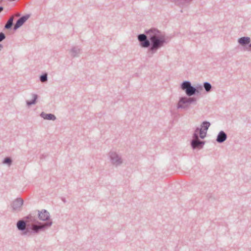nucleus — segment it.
Returning <instances> with one entry per match:
<instances>
[{
  "label": "nucleus",
  "instance_id": "nucleus-1",
  "mask_svg": "<svg viewBox=\"0 0 251 251\" xmlns=\"http://www.w3.org/2000/svg\"><path fill=\"white\" fill-rule=\"evenodd\" d=\"M145 33L137 35L140 46L143 48H148L147 56L151 58L161 48L168 42V37L155 27L145 30Z\"/></svg>",
  "mask_w": 251,
  "mask_h": 251
},
{
  "label": "nucleus",
  "instance_id": "nucleus-2",
  "mask_svg": "<svg viewBox=\"0 0 251 251\" xmlns=\"http://www.w3.org/2000/svg\"><path fill=\"white\" fill-rule=\"evenodd\" d=\"M180 88L185 92L187 96L191 97L201 94L203 90V85L200 84L192 85L190 81L185 80L181 82Z\"/></svg>",
  "mask_w": 251,
  "mask_h": 251
},
{
  "label": "nucleus",
  "instance_id": "nucleus-3",
  "mask_svg": "<svg viewBox=\"0 0 251 251\" xmlns=\"http://www.w3.org/2000/svg\"><path fill=\"white\" fill-rule=\"evenodd\" d=\"M52 224V220H49L45 223H41L36 225L32 224H28L29 233L28 235L32 234H38L41 231H44L49 228Z\"/></svg>",
  "mask_w": 251,
  "mask_h": 251
},
{
  "label": "nucleus",
  "instance_id": "nucleus-4",
  "mask_svg": "<svg viewBox=\"0 0 251 251\" xmlns=\"http://www.w3.org/2000/svg\"><path fill=\"white\" fill-rule=\"evenodd\" d=\"M28 224H30V223H27L24 217L17 222L16 226L19 231H22V235H26L28 234Z\"/></svg>",
  "mask_w": 251,
  "mask_h": 251
},
{
  "label": "nucleus",
  "instance_id": "nucleus-5",
  "mask_svg": "<svg viewBox=\"0 0 251 251\" xmlns=\"http://www.w3.org/2000/svg\"><path fill=\"white\" fill-rule=\"evenodd\" d=\"M109 156L111 163L116 166L121 165L123 163L121 157L115 151H110Z\"/></svg>",
  "mask_w": 251,
  "mask_h": 251
},
{
  "label": "nucleus",
  "instance_id": "nucleus-6",
  "mask_svg": "<svg viewBox=\"0 0 251 251\" xmlns=\"http://www.w3.org/2000/svg\"><path fill=\"white\" fill-rule=\"evenodd\" d=\"M251 41L250 37L243 36L238 39L237 43L239 45L243 47L244 50L251 51V50L247 49H248V46H249V45L251 43Z\"/></svg>",
  "mask_w": 251,
  "mask_h": 251
},
{
  "label": "nucleus",
  "instance_id": "nucleus-7",
  "mask_svg": "<svg viewBox=\"0 0 251 251\" xmlns=\"http://www.w3.org/2000/svg\"><path fill=\"white\" fill-rule=\"evenodd\" d=\"M30 16V14H25L19 18L17 20L15 25L13 27V30L14 31H16L20 27H21L25 24V23L28 19Z\"/></svg>",
  "mask_w": 251,
  "mask_h": 251
},
{
  "label": "nucleus",
  "instance_id": "nucleus-8",
  "mask_svg": "<svg viewBox=\"0 0 251 251\" xmlns=\"http://www.w3.org/2000/svg\"><path fill=\"white\" fill-rule=\"evenodd\" d=\"M38 217L40 220L47 221L51 220L50 219V213L46 209H42L41 211L38 210Z\"/></svg>",
  "mask_w": 251,
  "mask_h": 251
},
{
  "label": "nucleus",
  "instance_id": "nucleus-9",
  "mask_svg": "<svg viewBox=\"0 0 251 251\" xmlns=\"http://www.w3.org/2000/svg\"><path fill=\"white\" fill-rule=\"evenodd\" d=\"M205 142L204 141H201L200 139L192 140L190 142L191 146L193 150L195 149H201Z\"/></svg>",
  "mask_w": 251,
  "mask_h": 251
},
{
  "label": "nucleus",
  "instance_id": "nucleus-10",
  "mask_svg": "<svg viewBox=\"0 0 251 251\" xmlns=\"http://www.w3.org/2000/svg\"><path fill=\"white\" fill-rule=\"evenodd\" d=\"M24 203V200L21 198H18L15 199L11 203V207L13 210H21V208Z\"/></svg>",
  "mask_w": 251,
  "mask_h": 251
},
{
  "label": "nucleus",
  "instance_id": "nucleus-11",
  "mask_svg": "<svg viewBox=\"0 0 251 251\" xmlns=\"http://www.w3.org/2000/svg\"><path fill=\"white\" fill-rule=\"evenodd\" d=\"M227 138V134L223 130H221L217 136L216 141L219 144L224 143Z\"/></svg>",
  "mask_w": 251,
  "mask_h": 251
},
{
  "label": "nucleus",
  "instance_id": "nucleus-12",
  "mask_svg": "<svg viewBox=\"0 0 251 251\" xmlns=\"http://www.w3.org/2000/svg\"><path fill=\"white\" fill-rule=\"evenodd\" d=\"M192 0H175V3L180 7L183 8L188 6Z\"/></svg>",
  "mask_w": 251,
  "mask_h": 251
},
{
  "label": "nucleus",
  "instance_id": "nucleus-13",
  "mask_svg": "<svg viewBox=\"0 0 251 251\" xmlns=\"http://www.w3.org/2000/svg\"><path fill=\"white\" fill-rule=\"evenodd\" d=\"M40 116L45 120L54 121L56 120V116L51 113H45L44 112H42L40 114Z\"/></svg>",
  "mask_w": 251,
  "mask_h": 251
},
{
  "label": "nucleus",
  "instance_id": "nucleus-14",
  "mask_svg": "<svg viewBox=\"0 0 251 251\" xmlns=\"http://www.w3.org/2000/svg\"><path fill=\"white\" fill-rule=\"evenodd\" d=\"M24 218L26 221L27 223H31L34 224L33 225L41 224V222H39L35 217L32 216L31 214L25 217Z\"/></svg>",
  "mask_w": 251,
  "mask_h": 251
},
{
  "label": "nucleus",
  "instance_id": "nucleus-15",
  "mask_svg": "<svg viewBox=\"0 0 251 251\" xmlns=\"http://www.w3.org/2000/svg\"><path fill=\"white\" fill-rule=\"evenodd\" d=\"M32 99L31 100L26 101V105L28 106H30L32 105L35 104L37 102V100L38 98V95L36 94H32Z\"/></svg>",
  "mask_w": 251,
  "mask_h": 251
},
{
  "label": "nucleus",
  "instance_id": "nucleus-16",
  "mask_svg": "<svg viewBox=\"0 0 251 251\" xmlns=\"http://www.w3.org/2000/svg\"><path fill=\"white\" fill-rule=\"evenodd\" d=\"M70 52H71V56L73 57H76L79 56L80 50L77 47H74L71 49Z\"/></svg>",
  "mask_w": 251,
  "mask_h": 251
},
{
  "label": "nucleus",
  "instance_id": "nucleus-17",
  "mask_svg": "<svg viewBox=\"0 0 251 251\" xmlns=\"http://www.w3.org/2000/svg\"><path fill=\"white\" fill-rule=\"evenodd\" d=\"M210 125L211 124L209 122L205 121L202 122L201 125V127H200V128H201L202 130L207 132Z\"/></svg>",
  "mask_w": 251,
  "mask_h": 251
},
{
  "label": "nucleus",
  "instance_id": "nucleus-18",
  "mask_svg": "<svg viewBox=\"0 0 251 251\" xmlns=\"http://www.w3.org/2000/svg\"><path fill=\"white\" fill-rule=\"evenodd\" d=\"M177 104H189V103L188 100V98L186 96L181 97L179 98L178 103Z\"/></svg>",
  "mask_w": 251,
  "mask_h": 251
},
{
  "label": "nucleus",
  "instance_id": "nucleus-19",
  "mask_svg": "<svg viewBox=\"0 0 251 251\" xmlns=\"http://www.w3.org/2000/svg\"><path fill=\"white\" fill-rule=\"evenodd\" d=\"M13 18H10L5 25L4 28L6 29H11L13 25Z\"/></svg>",
  "mask_w": 251,
  "mask_h": 251
},
{
  "label": "nucleus",
  "instance_id": "nucleus-20",
  "mask_svg": "<svg viewBox=\"0 0 251 251\" xmlns=\"http://www.w3.org/2000/svg\"><path fill=\"white\" fill-rule=\"evenodd\" d=\"M203 88L207 93L210 92L212 90V85L208 82L205 81L203 83Z\"/></svg>",
  "mask_w": 251,
  "mask_h": 251
},
{
  "label": "nucleus",
  "instance_id": "nucleus-21",
  "mask_svg": "<svg viewBox=\"0 0 251 251\" xmlns=\"http://www.w3.org/2000/svg\"><path fill=\"white\" fill-rule=\"evenodd\" d=\"M200 127H197L194 132L193 133V135H192V138H193V139L192 140H197V139H199V138H200Z\"/></svg>",
  "mask_w": 251,
  "mask_h": 251
},
{
  "label": "nucleus",
  "instance_id": "nucleus-22",
  "mask_svg": "<svg viewBox=\"0 0 251 251\" xmlns=\"http://www.w3.org/2000/svg\"><path fill=\"white\" fill-rule=\"evenodd\" d=\"M13 160L11 157H6L2 160V163L10 166L12 164Z\"/></svg>",
  "mask_w": 251,
  "mask_h": 251
},
{
  "label": "nucleus",
  "instance_id": "nucleus-23",
  "mask_svg": "<svg viewBox=\"0 0 251 251\" xmlns=\"http://www.w3.org/2000/svg\"><path fill=\"white\" fill-rule=\"evenodd\" d=\"M39 79L42 82L47 81L48 80V73L46 72L43 73L40 76Z\"/></svg>",
  "mask_w": 251,
  "mask_h": 251
},
{
  "label": "nucleus",
  "instance_id": "nucleus-24",
  "mask_svg": "<svg viewBox=\"0 0 251 251\" xmlns=\"http://www.w3.org/2000/svg\"><path fill=\"white\" fill-rule=\"evenodd\" d=\"M200 138H201L202 139H203L205 138V137L206 136L207 132L206 131L202 130L201 128H200Z\"/></svg>",
  "mask_w": 251,
  "mask_h": 251
},
{
  "label": "nucleus",
  "instance_id": "nucleus-25",
  "mask_svg": "<svg viewBox=\"0 0 251 251\" xmlns=\"http://www.w3.org/2000/svg\"><path fill=\"white\" fill-rule=\"evenodd\" d=\"M189 104H177L176 107L177 109H186L189 107Z\"/></svg>",
  "mask_w": 251,
  "mask_h": 251
},
{
  "label": "nucleus",
  "instance_id": "nucleus-26",
  "mask_svg": "<svg viewBox=\"0 0 251 251\" xmlns=\"http://www.w3.org/2000/svg\"><path fill=\"white\" fill-rule=\"evenodd\" d=\"M189 98H188V100H189V103L190 104H192V103H196V101H197V98H195V97H189Z\"/></svg>",
  "mask_w": 251,
  "mask_h": 251
},
{
  "label": "nucleus",
  "instance_id": "nucleus-27",
  "mask_svg": "<svg viewBox=\"0 0 251 251\" xmlns=\"http://www.w3.org/2000/svg\"><path fill=\"white\" fill-rule=\"evenodd\" d=\"M6 38L5 34L2 32H0V42L4 40Z\"/></svg>",
  "mask_w": 251,
  "mask_h": 251
},
{
  "label": "nucleus",
  "instance_id": "nucleus-28",
  "mask_svg": "<svg viewBox=\"0 0 251 251\" xmlns=\"http://www.w3.org/2000/svg\"><path fill=\"white\" fill-rule=\"evenodd\" d=\"M206 198L208 200H214V198L213 197V195H212V193H208L207 195H206Z\"/></svg>",
  "mask_w": 251,
  "mask_h": 251
},
{
  "label": "nucleus",
  "instance_id": "nucleus-29",
  "mask_svg": "<svg viewBox=\"0 0 251 251\" xmlns=\"http://www.w3.org/2000/svg\"><path fill=\"white\" fill-rule=\"evenodd\" d=\"M46 157V155H44V154H42L40 156V159H45V157Z\"/></svg>",
  "mask_w": 251,
  "mask_h": 251
},
{
  "label": "nucleus",
  "instance_id": "nucleus-30",
  "mask_svg": "<svg viewBox=\"0 0 251 251\" xmlns=\"http://www.w3.org/2000/svg\"><path fill=\"white\" fill-rule=\"evenodd\" d=\"M61 200L64 202V203H66V199L64 197H61Z\"/></svg>",
  "mask_w": 251,
  "mask_h": 251
},
{
  "label": "nucleus",
  "instance_id": "nucleus-31",
  "mask_svg": "<svg viewBox=\"0 0 251 251\" xmlns=\"http://www.w3.org/2000/svg\"><path fill=\"white\" fill-rule=\"evenodd\" d=\"M3 10V7L0 6V13Z\"/></svg>",
  "mask_w": 251,
  "mask_h": 251
},
{
  "label": "nucleus",
  "instance_id": "nucleus-32",
  "mask_svg": "<svg viewBox=\"0 0 251 251\" xmlns=\"http://www.w3.org/2000/svg\"><path fill=\"white\" fill-rule=\"evenodd\" d=\"M247 49L251 50V43H250V44L249 45V46H248Z\"/></svg>",
  "mask_w": 251,
  "mask_h": 251
},
{
  "label": "nucleus",
  "instance_id": "nucleus-33",
  "mask_svg": "<svg viewBox=\"0 0 251 251\" xmlns=\"http://www.w3.org/2000/svg\"><path fill=\"white\" fill-rule=\"evenodd\" d=\"M3 48V46L0 44V51L2 50V49Z\"/></svg>",
  "mask_w": 251,
  "mask_h": 251
},
{
  "label": "nucleus",
  "instance_id": "nucleus-34",
  "mask_svg": "<svg viewBox=\"0 0 251 251\" xmlns=\"http://www.w3.org/2000/svg\"><path fill=\"white\" fill-rule=\"evenodd\" d=\"M250 251H251V250Z\"/></svg>",
  "mask_w": 251,
  "mask_h": 251
}]
</instances>
